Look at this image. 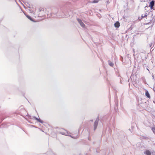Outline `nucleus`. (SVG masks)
I'll use <instances>...</instances> for the list:
<instances>
[{"label":"nucleus","mask_w":155,"mask_h":155,"mask_svg":"<svg viewBox=\"0 0 155 155\" xmlns=\"http://www.w3.org/2000/svg\"><path fill=\"white\" fill-rule=\"evenodd\" d=\"M154 4V1H152L150 3L149 7H150L151 9H152L153 8V6Z\"/></svg>","instance_id":"f257e3e1"},{"label":"nucleus","mask_w":155,"mask_h":155,"mask_svg":"<svg viewBox=\"0 0 155 155\" xmlns=\"http://www.w3.org/2000/svg\"><path fill=\"white\" fill-rule=\"evenodd\" d=\"M78 22L80 23V25L83 27L84 28L85 27V25L82 22V21L80 19H78Z\"/></svg>","instance_id":"f03ea898"},{"label":"nucleus","mask_w":155,"mask_h":155,"mask_svg":"<svg viewBox=\"0 0 155 155\" xmlns=\"http://www.w3.org/2000/svg\"><path fill=\"white\" fill-rule=\"evenodd\" d=\"M147 17V15L146 14H142L140 17H139L138 18V19L139 20H140L143 18H146Z\"/></svg>","instance_id":"7ed1b4c3"},{"label":"nucleus","mask_w":155,"mask_h":155,"mask_svg":"<svg viewBox=\"0 0 155 155\" xmlns=\"http://www.w3.org/2000/svg\"><path fill=\"white\" fill-rule=\"evenodd\" d=\"M98 121L97 120L95 121L94 124V130H95L97 128V125H98Z\"/></svg>","instance_id":"20e7f679"},{"label":"nucleus","mask_w":155,"mask_h":155,"mask_svg":"<svg viewBox=\"0 0 155 155\" xmlns=\"http://www.w3.org/2000/svg\"><path fill=\"white\" fill-rule=\"evenodd\" d=\"M114 26L116 28H118L120 26V24L119 21H117L114 24Z\"/></svg>","instance_id":"39448f33"},{"label":"nucleus","mask_w":155,"mask_h":155,"mask_svg":"<svg viewBox=\"0 0 155 155\" xmlns=\"http://www.w3.org/2000/svg\"><path fill=\"white\" fill-rule=\"evenodd\" d=\"M145 95L147 97L149 98H150V94L147 91L146 92Z\"/></svg>","instance_id":"423d86ee"},{"label":"nucleus","mask_w":155,"mask_h":155,"mask_svg":"<svg viewBox=\"0 0 155 155\" xmlns=\"http://www.w3.org/2000/svg\"><path fill=\"white\" fill-rule=\"evenodd\" d=\"M145 154L147 155H151L150 152L148 150H147L146 151Z\"/></svg>","instance_id":"0eeeda50"},{"label":"nucleus","mask_w":155,"mask_h":155,"mask_svg":"<svg viewBox=\"0 0 155 155\" xmlns=\"http://www.w3.org/2000/svg\"><path fill=\"white\" fill-rule=\"evenodd\" d=\"M99 1V0H94L93 1L91 2H90L92 3H97Z\"/></svg>","instance_id":"6e6552de"},{"label":"nucleus","mask_w":155,"mask_h":155,"mask_svg":"<svg viewBox=\"0 0 155 155\" xmlns=\"http://www.w3.org/2000/svg\"><path fill=\"white\" fill-rule=\"evenodd\" d=\"M26 16L28 18V19H29V20H30L31 21H33V19H32L31 18V17L30 16H29L28 15H26Z\"/></svg>","instance_id":"1a4fd4ad"},{"label":"nucleus","mask_w":155,"mask_h":155,"mask_svg":"<svg viewBox=\"0 0 155 155\" xmlns=\"http://www.w3.org/2000/svg\"><path fill=\"white\" fill-rule=\"evenodd\" d=\"M152 130L153 132L155 134V127L152 128Z\"/></svg>","instance_id":"9d476101"},{"label":"nucleus","mask_w":155,"mask_h":155,"mask_svg":"<svg viewBox=\"0 0 155 155\" xmlns=\"http://www.w3.org/2000/svg\"><path fill=\"white\" fill-rule=\"evenodd\" d=\"M38 120L41 123H43V121L41 120L40 119Z\"/></svg>","instance_id":"9b49d317"},{"label":"nucleus","mask_w":155,"mask_h":155,"mask_svg":"<svg viewBox=\"0 0 155 155\" xmlns=\"http://www.w3.org/2000/svg\"><path fill=\"white\" fill-rule=\"evenodd\" d=\"M113 64H110V66H112V65H113Z\"/></svg>","instance_id":"f8f14e48"}]
</instances>
